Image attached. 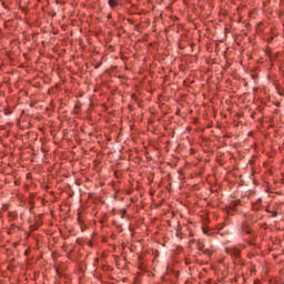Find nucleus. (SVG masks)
<instances>
[{"mask_svg": "<svg viewBox=\"0 0 284 284\" xmlns=\"http://www.w3.org/2000/svg\"><path fill=\"white\" fill-rule=\"evenodd\" d=\"M252 210L255 212H258L260 210H263V201L258 199L256 202L252 204Z\"/></svg>", "mask_w": 284, "mask_h": 284, "instance_id": "1", "label": "nucleus"}, {"mask_svg": "<svg viewBox=\"0 0 284 284\" xmlns=\"http://www.w3.org/2000/svg\"><path fill=\"white\" fill-rule=\"evenodd\" d=\"M229 252H230L231 256H235L236 258H239V256H241V251L236 247L229 248Z\"/></svg>", "mask_w": 284, "mask_h": 284, "instance_id": "2", "label": "nucleus"}, {"mask_svg": "<svg viewBox=\"0 0 284 284\" xmlns=\"http://www.w3.org/2000/svg\"><path fill=\"white\" fill-rule=\"evenodd\" d=\"M8 219H9V221H17V219H19V215L17 214V212H14V211H10L9 213H8Z\"/></svg>", "mask_w": 284, "mask_h": 284, "instance_id": "3", "label": "nucleus"}, {"mask_svg": "<svg viewBox=\"0 0 284 284\" xmlns=\"http://www.w3.org/2000/svg\"><path fill=\"white\" fill-rule=\"evenodd\" d=\"M119 1L121 0H109V6L111 10H115L116 8H119Z\"/></svg>", "mask_w": 284, "mask_h": 284, "instance_id": "4", "label": "nucleus"}, {"mask_svg": "<svg viewBox=\"0 0 284 284\" xmlns=\"http://www.w3.org/2000/svg\"><path fill=\"white\" fill-rule=\"evenodd\" d=\"M203 254H205L206 256H212V254H214V252L212 250H210V248H205L203 251Z\"/></svg>", "mask_w": 284, "mask_h": 284, "instance_id": "5", "label": "nucleus"}, {"mask_svg": "<svg viewBox=\"0 0 284 284\" xmlns=\"http://www.w3.org/2000/svg\"><path fill=\"white\" fill-rule=\"evenodd\" d=\"M204 247H205V244H203L202 242H197V250L200 252H203Z\"/></svg>", "mask_w": 284, "mask_h": 284, "instance_id": "6", "label": "nucleus"}, {"mask_svg": "<svg viewBox=\"0 0 284 284\" xmlns=\"http://www.w3.org/2000/svg\"><path fill=\"white\" fill-rule=\"evenodd\" d=\"M276 90H277V93H278L281 97H283V92H284L283 88L276 87Z\"/></svg>", "mask_w": 284, "mask_h": 284, "instance_id": "7", "label": "nucleus"}, {"mask_svg": "<svg viewBox=\"0 0 284 284\" xmlns=\"http://www.w3.org/2000/svg\"><path fill=\"white\" fill-rule=\"evenodd\" d=\"M120 214L122 216V219H125V214H128V211L125 209L120 211Z\"/></svg>", "mask_w": 284, "mask_h": 284, "instance_id": "8", "label": "nucleus"}, {"mask_svg": "<svg viewBox=\"0 0 284 284\" xmlns=\"http://www.w3.org/2000/svg\"><path fill=\"white\" fill-rule=\"evenodd\" d=\"M240 204H241L240 201L234 202V204H233V210H236V207H239Z\"/></svg>", "mask_w": 284, "mask_h": 284, "instance_id": "9", "label": "nucleus"}, {"mask_svg": "<svg viewBox=\"0 0 284 284\" xmlns=\"http://www.w3.org/2000/svg\"><path fill=\"white\" fill-rule=\"evenodd\" d=\"M17 227L16 224H11V230H14Z\"/></svg>", "mask_w": 284, "mask_h": 284, "instance_id": "10", "label": "nucleus"}, {"mask_svg": "<svg viewBox=\"0 0 284 284\" xmlns=\"http://www.w3.org/2000/svg\"><path fill=\"white\" fill-rule=\"evenodd\" d=\"M273 216H277V213H276V212H273Z\"/></svg>", "mask_w": 284, "mask_h": 284, "instance_id": "11", "label": "nucleus"}, {"mask_svg": "<svg viewBox=\"0 0 284 284\" xmlns=\"http://www.w3.org/2000/svg\"><path fill=\"white\" fill-rule=\"evenodd\" d=\"M79 223H81V216L78 217Z\"/></svg>", "mask_w": 284, "mask_h": 284, "instance_id": "12", "label": "nucleus"}, {"mask_svg": "<svg viewBox=\"0 0 284 284\" xmlns=\"http://www.w3.org/2000/svg\"><path fill=\"white\" fill-rule=\"evenodd\" d=\"M246 234H250V230L244 231Z\"/></svg>", "mask_w": 284, "mask_h": 284, "instance_id": "13", "label": "nucleus"}, {"mask_svg": "<svg viewBox=\"0 0 284 284\" xmlns=\"http://www.w3.org/2000/svg\"><path fill=\"white\" fill-rule=\"evenodd\" d=\"M129 22H131L132 20L128 19Z\"/></svg>", "mask_w": 284, "mask_h": 284, "instance_id": "14", "label": "nucleus"}, {"mask_svg": "<svg viewBox=\"0 0 284 284\" xmlns=\"http://www.w3.org/2000/svg\"><path fill=\"white\" fill-rule=\"evenodd\" d=\"M255 284H257V282H255Z\"/></svg>", "mask_w": 284, "mask_h": 284, "instance_id": "15", "label": "nucleus"}]
</instances>
